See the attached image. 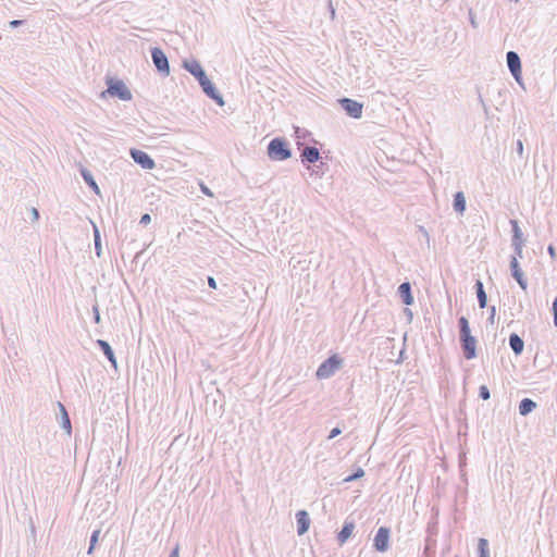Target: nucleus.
<instances>
[{
  "instance_id": "f257e3e1",
  "label": "nucleus",
  "mask_w": 557,
  "mask_h": 557,
  "mask_svg": "<svg viewBox=\"0 0 557 557\" xmlns=\"http://www.w3.org/2000/svg\"><path fill=\"white\" fill-rule=\"evenodd\" d=\"M268 157L273 161H285L292 157L288 143L283 137L273 138L267 148Z\"/></svg>"
},
{
  "instance_id": "f03ea898",
  "label": "nucleus",
  "mask_w": 557,
  "mask_h": 557,
  "mask_svg": "<svg viewBox=\"0 0 557 557\" xmlns=\"http://www.w3.org/2000/svg\"><path fill=\"white\" fill-rule=\"evenodd\" d=\"M106 84L107 89L101 92V97H106L108 94L109 96L116 97L123 101L132 99V92L123 81L114 77H107Z\"/></svg>"
},
{
  "instance_id": "7ed1b4c3",
  "label": "nucleus",
  "mask_w": 557,
  "mask_h": 557,
  "mask_svg": "<svg viewBox=\"0 0 557 557\" xmlns=\"http://www.w3.org/2000/svg\"><path fill=\"white\" fill-rule=\"evenodd\" d=\"M343 359L338 355H332L325 359L317 370L318 379H329L342 367Z\"/></svg>"
},
{
  "instance_id": "20e7f679",
  "label": "nucleus",
  "mask_w": 557,
  "mask_h": 557,
  "mask_svg": "<svg viewBox=\"0 0 557 557\" xmlns=\"http://www.w3.org/2000/svg\"><path fill=\"white\" fill-rule=\"evenodd\" d=\"M151 59L157 72L162 76L166 77L170 75V63L164 51L159 47L151 49Z\"/></svg>"
},
{
  "instance_id": "39448f33",
  "label": "nucleus",
  "mask_w": 557,
  "mask_h": 557,
  "mask_svg": "<svg viewBox=\"0 0 557 557\" xmlns=\"http://www.w3.org/2000/svg\"><path fill=\"white\" fill-rule=\"evenodd\" d=\"M338 103L348 116L352 119H360L362 116L363 104L361 102L344 97L338 99Z\"/></svg>"
},
{
  "instance_id": "423d86ee",
  "label": "nucleus",
  "mask_w": 557,
  "mask_h": 557,
  "mask_svg": "<svg viewBox=\"0 0 557 557\" xmlns=\"http://www.w3.org/2000/svg\"><path fill=\"white\" fill-rule=\"evenodd\" d=\"M199 85L208 98L213 100L220 107L224 106L225 102L223 96L219 92L215 85L208 78V76L201 79Z\"/></svg>"
},
{
  "instance_id": "0eeeda50",
  "label": "nucleus",
  "mask_w": 557,
  "mask_h": 557,
  "mask_svg": "<svg viewBox=\"0 0 557 557\" xmlns=\"http://www.w3.org/2000/svg\"><path fill=\"white\" fill-rule=\"evenodd\" d=\"M506 62H507L508 70L511 73V75L513 76V78L518 83H520L522 70H521V59H520L519 54L516 51H508L506 54Z\"/></svg>"
},
{
  "instance_id": "6e6552de",
  "label": "nucleus",
  "mask_w": 557,
  "mask_h": 557,
  "mask_svg": "<svg viewBox=\"0 0 557 557\" xmlns=\"http://www.w3.org/2000/svg\"><path fill=\"white\" fill-rule=\"evenodd\" d=\"M389 535H391L389 528H387V527L379 528V530L376 531V534L374 536V541H373V547L375 548V550H377L380 553H384L388 549Z\"/></svg>"
},
{
  "instance_id": "1a4fd4ad",
  "label": "nucleus",
  "mask_w": 557,
  "mask_h": 557,
  "mask_svg": "<svg viewBox=\"0 0 557 557\" xmlns=\"http://www.w3.org/2000/svg\"><path fill=\"white\" fill-rule=\"evenodd\" d=\"M463 357L468 360L476 357V339L474 336H466L459 339Z\"/></svg>"
},
{
  "instance_id": "9d476101",
  "label": "nucleus",
  "mask_w": 557,
  "mask_h": 557,
  "mask_svg": "<svg viewBox=\"0 0 557 557\" xmlns=\"http://www.w3.org/2000/svg\"><path fill=\"white\" fill-rule=\"evenodd\" d=\"M510 271H511L512 277L517 281L519 286L523 290H527V288H528V281L524 277V273H523L522 269L520 268V264L518 262L517 257H511V260H510Z\"/></svg>"
},
{
  "instance_id": "9b49d317",
  "label": "nucleus",
  "mask_w": 557,
  "mask_h": 557,
  "mask_svg": "<svg viewBox=\"0 0 557 557\" xmlns=\"http://www.w3.org/2000/svg\"><path fill=\"white\" fill-rule=\"evenodd\" d=\"M183 66L198 81V83L207 76L202 65L197 60H185L183 62Z\"/></svg>"
},
{
  "instance_id": "f8f14e48",
  "label": "nucleus",
  "mask_w": 557,
  "mask_h": 557,
  "mask_svg": "<svg viewBox=\"0 0 557 557\" xmlns=\"http://www.w3.org/2000/svg\"><path fill=\"white\" fill-rule=\"evenodd\" d=\"M297 533L304 535L310 528V517L306 510H299L296 513Z\"/></svg>"
},
{
  "instance_id": "ddd939ff",
  "label": "nucleus",
  "mask_w": 557,
  "mask_h": 557,
  "mask_svg": "<svg viewBox=\"0 0 557 557\" xmlns=\"http://www.w3.org/2000/svg\"><path fill=\"white\" fill-rule=\"evenodd\" d=\"M300 158L302 163H315L320 160L321 156L318 148L313 146H305Z\"/></svg>"
},
{
  "instance_id": "4468645a",
  "label": "nucleus",
  "mask_w": 557,
  "mask_h": 557,
  "mask_svg": "<svg viewBox=\"0 0 557 557\" xmlns=\"http://www.w3.org/2000/svg\"><path fill=\"white\" fill-rule=\"evenodd\" d=\"M355 527L356 525L352 520H345L342 530L337 533V542L339 546L344 545L347 542V540L351 536Z\"/></svg>"
},
{
  "instance_id": "2eb2a0df",
  "label": "nucleus",
  "mask_w": 557,
  "mask_h": 557,
  "mask_svg": "<svg viewBox=\"0 0 557 557\" xmlns=\"http://www.w3.org/2000/svg\"><path fill=\"white\" fill-rule=\"evenodd\" d=\"M57 404H58L59 413H60V425L65 431V433L70 436L72 434V423H71L70 416L67 413L65 406L61 401H58Z\"/></svg>"
},
{
  "instance_id": "dca6fc26",
  "label": "nucleus",
  "mask_w": 557,
  "mask_h": 557,
  "mask_svg": "<svg viewBox=\"0 0 557 557\" xmlns=\"http://www.w3.org/2000/svg\"><path fill=\"white\" fill-rule=\"evenodd\" d=\"M397 293L405 305L411 306L414 302L411 292V284L409 282L401 283L398 286Z\"/></svg>"
},
{
  "instance_id": "f3484780",
  "label": "nucleus",
  "mask_w": 557,
  "mask_h": 557,
  "mask_svg": "<svg viewBox=\"0 0 557 557\" xmlns=\"http://www.w3.org/2000/svg\"><path fill=\"white\" fill-rule=\"evenodd\" d=\"M96 344L101 349L107 359L110 361L111 366L113 368H116V358L111 345L104 339H97Z\"/></svg>"
},
{
  "instance_id": "a211bd4d",
  "label": "nucleus",
  "mask_w": 557,
  "mask_h": 557,
  "mask_svg": "<svg viewBox=\"0 0 557 557\" xmlns=\"http://www.w3.org/2000/svg\"><path fill=\"white\" fill-rule=\"evenodd\" d=\"M509 346L516 356H520L524 349L523 339L517 334L511 333L508 338Z\"/></svg>"
},
{
  "instance_id": "6ab92c4d",
  "label": "nucleus",
  "mask_w": 557,
  "mask_h": 557,
  "mask_svg": "<svg viewBox=\"0 0 557 557\" xmlns=\"http://www.w3.org/2000/svg\"><path fill=\"white\" fill-rule=\"evenodd\" d=\"M79 173H81L84 182L86 183V185L88 187H90L96 194H99L100 193L99 186H98L96 180L94 178V175L91 174V172L88 169L82 166L79 170Z\"/></svg>"
},
{
  "instance_id": "aec40b11",
  "label": "nucleus",
  "mask_w": 557,
  "mask_h": 557,
  "mask_svg": "<svg viewBox=\"0 0 557 557\" xmlns=\"http://www.w3.org/2000/svg\"><path fill=\"white\" fill-rule=\"evenodd\" d=\"M474 288L478 297L479 307L481 309H484L487 306V296L481 280H476Z\"/></svg>"
},
{
  "instance_id": "412c9836",
  "label": "nucleus",
  "mask_w": 557,
  "mask_h": 557,
  "mask_svg": "<svg viewBox=\"0 0 557 557\" xmlns=\"http://www.w3.org/2000/svg\"><path fill=\"white\" fill-rule=\"evenodd\" d=\"M536 408V403L531 398H523L519 403V413L523 417L531 413Z\"/></svg>"
},
{
  "instance_id": "4be33fe9",
  "label": "nucleus",
  "mask_w": 557,
  "mask_h": 557,
  "mask_svg": "<svg viewBox=\"0 0 557 557\" xmlns=\"http://www.w3.org/2000/svg\"><path fill=\"white\" fill-rule=\"evenodd\" d=\"M453 207L458 213L462 214L466 211V197L462 191H457L454 195Z\"/></svg>"
},
{
  "instance_id": "5701e85b",
  "label": "nucleus",
  "mask_w": 557,
  "mask_h": 557,
  "mask_svg": "<svg viewBox=\"0 0 557 557\" xmlns=\"http://www.w3.org/2000/svg\"><path fill=\"white\" fill-rule=\"evenodd\" d=\"M92 231H94V245H95V253L98 258L102 256V244H101V235L98 226L91 222Z\"/></svg>"
},
{
  "instance_id": "b1692460",
  "label": "nucleus",
  "mask_w": 557,
  "mask_h": 557,
  "mask_svg": "<svg viewBox=\"0 0 557 557\" xmlns=\"http://www.w3.org/2000/svg\"><path fill=\"white\" fill-rule=\"evenodd\" d=\"M511 231H512V244L524 243L522 231L519 226L517 220H510Z\"/></svg>"
},
{
  "instance_id": "393cba45",
  "label": "nucleus",
  "mask_w": 557,
  "mask_h": 557,
  "mask_svg": "<svg viewBox=\"0 0 557 557\" xmlns=\"http://www.w3.org/2000/svg\"><path fill=\"white\" fill-rule=\"evenodd\" d=\"M458 327H459V339L466 336H471V330L469 325V321L466 317H460L458 319Z\"/></svg>"
},
{
  "instance_id": "a878e982",
  "label": "nucleus",
  "mask_w": 557,
  "mask_h": 557,
  "mask_svg": "<svg viewBox=\"0 0 557 557\" xmlns=\"http://www.w3.org/2000/svg\"><path fill=\"white\" fill-rule=\"evenodd\" d=\"M479 557H490V547L486 539H479L478 542Z\"/></svg>"
},
{
  "instance_id": "bb28decb",
  "label": "nucleus",
  "mask_w": 557,
  "mask_h": 557,
  "mask_svg": "<svg viewBox=\"0 0 557 557\" xmlns=\"http://www.w3.org/2000/svg\"><path fill=\"white\" fill-rule=\"evenodd\" d=\"M154 166V160L148 153L141 151V169L151 170Z\"/></svg>"
},
{
  "instance_id": "cd10ccee",
  "label": "nucleus",
  "mask_w": 557,
  "mask_h": 557,
  "mask_svg": "<svg viewBox=\"0 0 557 557\" xmlns=\"http://www.w3.org/2000/svg\"><path fill=\"white\" fill-rule=\"evenodd\" d=\"M99 536H100V529H97L95 530L92 533H91V536H90V540H89V547H88V550H87V554L88 555H91L98 541H99Z\"/></svg>"
},
{
  "instance_id": "c85d7f7f",
  "label": "nucleus",
  "mask_w": 557,
  "mask_h": 557,
  "mask_svg": "<svg viewBox=\"0 0 557 557\" xmlns=\"http://www.w3.org/2000/svg\"><path fill=\"white\" fill-rule=\"evenodd\" d=\"M364 475V470L362 468H358L352 474L348 475L344 481L352 482Z\"/></svg>"
},
{
  "instance_id": "c756f323",
  "label": "nucleus",
  "mask_w": 557,
  "mask_h": 557,
  "mask_svg": "<svg viewBox=\"0 0 557 557\" xmlns=\"http://www.w3.org/2000/svg\"><path fill=\"white\" fill-rule=\"evenodd\" d=\"M479 397L483 400H487L491 397L490 389L486 385H481L479 388Z\"/></svg>"
},
{
  "instance_id": "7c9ffc66",
  "label": "nucleus",
  "mask_w": 557,
  "mask_h": 557,
  "mask_svg": "<svg viewBox=\"0 0 557 557\" xmlns=\"http://www.w3.org/2000/svg\"><path fill=\"white\" fill-rule=\"evenodd\" d=\"M92 319H94V322L97 324L100 323V321H101L99 306L97 302L92 306Z\"/></svg>"
},
{
  "instance_id": "2f4dec72",
  "label": "nucleus",
  "mask_w": 557,
  "mask_h": 557,
  "mask_svg": "<svg viewBox=\"0 0 557 557\" xmlns=\"http://www.w3.org/2000/svg\"><path fill=\"white\" fill-rule=\"evenodd\" d=\"M468 14H469V22H470L471 26L473 28H478L479 27V23L476 21V16H475V13L473 12V10L469 9Z\"/></svg>"
},
{
  "instance_id": "473e14b6",
  "label": "nucleus",
  "mask_w": 557,
  "mask_h": 557,
  "mask_svg": "<svg viewBox=\"0 0 557 557\" xmlns=\"http://www.w3.org/2000/svg\"><path fill=\"white\" fill-rule=\"evenodd\" d=\"M523 245H524V243L512 244V247H513V250H515V253H516L515 257L522 258Z\"/></svg>"
},
{
  "instance_id": "72a5a7b5",
  "label": "nucleus",
  "mask_w": 557,
  "mask_h": 557,
  "mask_svg": "<svg viewBox=\"0 0 557 557\" xmlns=\"http://www.w3.org/2000/svg\"><path fill=\"white\" fill-rule=\"evenodd\" d=\"M131 157L133 158L136 164H139V149L131 148L129 150Z\"/></svg>"
},
{
  "instance_id": "f704fd0d",
  "label": "nucleus",
  "mask_w": 557,
  "mask_h": 557,
  "mask_svg": "<svg viewBox=\"0 0 557 557\" xmlns=\"http://www.w3.org/2000/svg\"><path fill=\"white\" fill-rule=\"evenodd\" d=\"M552 311L554 317V325L557 327V296L553 301Z\"/></svg>"
},
{
  "instance_id": "c9c22d12",
  "label": "nucleus",
  "mask_w": 557,
  "mask_h": 557,
  "mask_svg": "<svg viewBox=\"0 0 557 557\" xmlns=\"http://www.w3.org/2000/svg\"><path fill=\"white\" fill-rule=\"evenodd\" d=\"M24 23H25L24 20H12V21L9 22V25L12 28H17V27L22 26Z\"/></svg>"
},
{
  "instance_id": "e433bc0d",
  "label": "nucleus",
  "mask_w": 557,
  "mask_h": 557,
  "mask_svg": "<svg viewBox=\"0 0 557 557\" xmlns=\"http://www.w3.org/2000/svg\"><path fill=\"white\" fill-rule=\"evenodd\" d=\"M151 222V215L149 213L141 214V225H147Z\"/></svg>"
},
{
  "instance_id": "4c0bfd02",
  "label": "nucleus",
  "mask_w": 557,
  "mask_h": 557,
  "mask_svg": "<svg viewBox=\"0 0 557 557\" xmlns=\"http://www.w3.org/2000/svg\"><path fill=\"white\" fill-rule=\"evenodd\" d=\"M341 433H342V430L339 428H334L331 430V432L329 434V438L332 440V438L338 436Z\"/></svg>"
},
{
  "instance_id": "58836bf2",
  "label": "nucleus",
  "mask_w": 557,
  "mask_h": 557,
  "mask_svg": "<svg viewBox=\"0 0 557 557\" xmlns=\"http://www.w3.org/2000/svg\"><path fill=\"white\" fill-rule=\"evenodd\" d=\"M495 313H496V309H495V307H494V306H492V307L490 308V315H488V319H487V321H488L491 324H493V323H494Z\"/></svg>"
},
{
  "instance_id": "ea45409f",
  "label": "nucleus",
  "mask_w": 557,
  "mask_h": 557,
  "mask_svg": "<svg viewBox=\"0 0 557 557\" xmlns=\"http://www.w3.org/2000/svg\"><path fill=\"white\" fill-rule=\"evenodd\" d=\"M419 232L421 233V235L426 239V242L429 243L430 242V235H429V232L425 230L424 226H419L418 227Z\"/></svg>"
},
{
  "instance_id": "a19ab883",
  "label": "nucleus",
  "mask_w": 557,
  "mask_h": 557,
  "mask_svg": "<svg viewBox=\"0 0 557 557\" xmlns=\"http://www.w3.org/2000/svg\"><path fill=\"white\" fill-rule=\"evenodd\" d=\"M32 220L37 221L39 219V211L36 208H32L30 210Z\"/></svg>"
},
{
  "instance_id": "79ce46f5",
  "label": "nucleus",
  "mask_w": 557,
  "mask_h": 557,
  "mask_svg": "<svg viewBox=\"0 0 557 557\" xmlns=\"http://www.w3.org/2000/svg\"><path fill=\"white\" fill-rule=\"evenodd\" d=\"M208 285L212 289H216V281L213 276H208Z\"/></svg>"
},
{
  "instance_id": "37998d69",
  "label": "nucleus",
  "mask_w": 557,
  "mask_h": 557,
  "mask_svg": "<svg viewBox=\"0 0 557 557\" xmlns=\"http://www.w3.org/2000/svg\"><path fill=\"white\" fill-rule=\"evenodd\" d=\"M404 313L407 317L408 321L411 322L413 318L412 311L409 308H405Z\"/></svg>"
},
{
  "instance_id": "c03bdc74",
  "label": "nucleus",
  "mask_w": 557,
  "mask_h": 557,
  "mask_svg": "<svg viewBox=\"0 0 557 557\" xmlns=\"http://www.w3.org/2000/svg\"><path fill=\"white\" fill-rule=\"evenodd\" d=\"M547 252L549 253V256H550L553 259H554V258H556V249H555V247H554L553 245H549V246L547 247Z\"/></svg>"
},
{
  "instance_id": "a18cd8bd",
  "label": "nucleus",
  "mask_w": 557,
  "mask_h": 557,
  "mask_svg": "<svg viewBox=\"0 0 557 557\" xmlns=\"http://www.w3.org/2000/svg\"><path fill=\"white\" fill-rule=\"evenodd\" d=\"M517 152L519 153V156H521L523 152V144L520 139L517 140Z\"/></svg>"
},
{
  "instance_id": "49530a36",
  "label": "nucleus",
  "mask_w": 557,
  "mask_h": 557,
  "mask_svg": "<svg viewBox=\"0 0 557 557\" xmlns=\"http://www.w3.org/2000/svg\"><path fill=\"white\" fill-rule=\"evenodd\" d=\"M329 10H330V13H331V18L334 20V17H335V9H334L331 0H329Z\"/></svg>"
},
{
  "instance_id": "de8ad7c7",
  "label": "nucleus",
  "mask_w": 557,
  "mask_h": 557,
  "mask_svg": "<svg viewBox=\"0 0 557 557\" xmlns=\"http://www.w3.org/2000/svg\"><path fill=\"white\" fill-rule=\"evenodd\" d=\"M169 557H180V554H178V546H176L175 548H173L170 553V556Z\"/></svg>"
},
{
  "instance_id": "09e8293b",
  "label": "nucleus",
  "mask_w": 557,
  "mask_h": 557,
  "mask_svg": "<svg viewBox=\"0 0 557 557\" xmlns=\"http://www.w3.org/2000/svg\"><path fill=\"white\" fill-rule=\"evenodd\" d=\"M201 190L207 196H212V193L210 191V189L207 186H205L203 184L201 185Z\"/></svg>"
},
{
  "instance_id": "8fccbe9b",
  "label": "nucleus",
  "mask_w": 557,
  "mask_h": 557,
  "mask_svg": "<svg viewBox=\"0 0 557 557\" xmlns=\"http://www.w3.org/2000/svg\"><path fill=\"white\" fill-rule=\"evenodd\" d=\"M138 257H139V251L134 255L133 261H136Z\"/></svg>"
}]
</instances>
